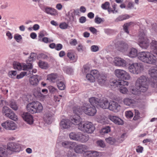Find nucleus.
Here are the masks:
<instances>
[{
    "mask_svg": "<svg viewBox=\"0 0 157 157\" xmlns=\"http://www.w3.org/2000/svg\"><path fill=\"white\" fill-rule=\"evenodd\" d=\"M71 124V122L68 119H64L61 121L60 126L61 128L67 129L70 127Z\"/></svg>",
    "mask_w": 157,
    "mask_h": 157,
    "instance_id": "nucleus-19",
    "label": "nucleus"
},
{
    "mask_svg": "<svg viewBox=\"0 0 157 157\" xmlns=\"http://www.w3.org/2000/svg\"><path fill=\"white\" fill-rule=\"evenodd\" d=\"M91 50L93 52H96L99 50L98 47L96 45H93L91 47Z\"/></svg>",
    "mask_w": 157,
    "mask_h": 157,
    "instance_id": "nucleus-63",
    "label": "nucleus"
},
{
    "mask_svg": "<svg viewBox=\"0 0 157 157\" xmlns=\"http://www.w3.org/2000/svg\"><path fill=\"white\" fill-rule=\"evenodd\" d=\"M10 107L13 109L16 110L18 109V107L15 101H11L10 103Z\"/></svg>",
    "mask_w": 157,
    "mask_h": 157,
    "instance_id": "nucleus-52",
    "label": "nucleus"
},
{
    "mask_svg": "<svg viewBox=\"0 0 157 157\" xmlns=\"http://www.w3.org/2000/svg\"><path fill=\"white\" fill-rule=\"evenodd\" d=\"M138 59L142 62L148 64H152L155 62L156 58L152 54L148 52H142L138 55Z\"/></svg>",
    "mask_w": 157,
    "mask_h": 157,
    "instance_id": "nucleus-2",
    "label": "nucleus"
},
{
    "mask_svg": "<svg viewBox=\"0 0 157 157\" xmlns=\"http://www.w3.org/2000/svg\"><path fill=\"white\" fill-rule=\"evenodd\" d=\"M1 125L6 129L9 130H14L16 128V124L12 121H7L2 123Z\"/></svg>",
    "mask_w": 157,
    "mask_h": 157,
    "instance_id": "nucleus-12",
    "label": "nucleus"
},
{
    "mask_svg": "<svg viewBox=\"0 0 157 157\" xmlns=\"http://www.w3.org/2000/svg\"><path fill=\"white\" fill-rule=\"evenodd\" d=\"M98 80L99 84L101 85L104 84L106 80V76L103 74H100L96 78Z\"/></svg>",
    "mask_w": 157,
    "mask_h": 157,
    "instance_id": "nucleus-27",
    "label": "nucleus"
},
{
    "mask_svg": "<svg viewBox=\"0 0 157 157\" xmlns=\"http://www.w3.org/2000/svg\"><path fill=\"white\" fill-rule=\"evenodd\" d=\"M129 18V16L127 14L121 15L119 16L115 20L116 22H118L124 20L128 19Z\"/></svg>",
    "mask_w": 157,
    "mask_h": 157,
    "instance_id": "nucleus-38",
    "label": "nucleus"
},
{
    "mask_svg": "<svg viewBox=\"0 0 157 157\" xmlns=\"http://www.w3.org/2000/svg\"><path fill=\"white\" fill-rule=\"evenodd\" d=\"M133 22H130L129 23L124 24L123 25V29L124 31L127 33H128L129 32L128 30V28L131 25H133Z\"/></svg>",
    "mask_w": 157,
    "mask_h": 157,
    "instance_id": "nucleus-41",
    "label": "nucleus"
},
{
    "mask_svg": "<svg viewBox=\"0 0 157 157\" xmlns=\"http://www.w3.org/2000/svg\"><path fill=\"white\" fill-rule=\"evenodd\" d=\"M114 73L116 76L119 78L121 79L128 80L130 79L129 74L126 71L121 69H116Z\"/></svg>",
    "mask_w": 157,
    "mask_h": 157,
    "instance_id": "nucleus-9",
    "label": "nucleus"
},
{
    "mask_svg": "<svg viewBox=\"0 0 157 157\" xmlns=\"http://www.w3.org/2000/svg\"><path fill=\"white\" fill-rule=\"evenodd\" d=\"M5 116L14 121H16L17 119V116L11 110H10L9 112L5 114Z\"/></svg>",
    "mask_w": 157,
    "mask_h": 157,
    "instance_id": "nucleus-28",
    "label": "nucleus"
},
{
    "mask_svg": "<svg viewBox=\"0 0 157 157\" xmlns=\"http://www.w3.org/2000/svg\"><path fill=\"white\" fill-rule=\"evenodd\" d=\"M120 91L121 93L125 94L127 93L128 90L124 86H121L120 88Z\"/></svg>",
    "mask_w": 157,
    "mask_h": 157,
    "instance_id": "nucleus-54",
    "label": "nucleus"
},
{
    "mask_svg": "<svg viewBox=\"0 0 157 157\" xmlns=\"http://www.w3.org/2000/svg\"><path fill=\"white\" fill-rule=\"evenodd\" d=\"M136 89L137 90L132 89L131 92L132 94L136 95H138L140 94V92H142L139 90L138 88L136 87Z\"/></svg>",
    "mask_w": 157,
    "mask_h": 157,
    "instance_id": "nucleus-53",
    "label": "nucleus"
},
{
    "mask_svg": "<svg viewBox=\"0 0 157 157\" xmlns=\"http://www.w3.org/2000/svg\"><path fill=\"white\" fill-rule=\"evenodd\" d=\"M139 39L140 40L139 45L143 49H147L149 46V41L145 36L144 33L142 31L140 32L139 34Z\"/></svg>",
    "mask_w": 157,
    "mask_h": 157,
    "instance_id": "nucleus-7",
    "label": "nucleus"
},
{
    "mask_svg": "<svg viewBox=\"0 0 157 157\" xmlns=\"http://www.w3.org/2000/svg\"><path fill=\"white\" fill-rule=\"evenodd\" d=\"M11 109L8 107L6 106H4L2 109V113L3 114H6L8 112V113Z\"/></svg>",
    "mask_w": 157,
    "mask_h": 157,
    "instance_id": "nucleus-56",
    "label": "nucleus"
},
{
    "mask_svg": "<svg viewBox=\"0 0 157 157\" xmlns=\"http://www.w3.org/2000/svg\"><path fill=\"white\" fill-rule=\"evenodd\" d=\"M99 155V152L97 151H90L86 153V157H97Z\"/></svg>",
    "mask_w": 157,
    "mask_h": 157,
    "instance_id": "nucleus-34",
    "label": "nucleus"
},
{
    "mask_svg": "<svg viewBox=\"0 0 157 157\" xmlns=\"http://www.w3.org/2000/svg\"><path fill=\"white\" fill-rule=\"evenodd\" d=\"M125 115L127 117L131 118L133 117V114L131 111H127L125 112Z\"/></svg>",
    "mask_w": 157,
    "mask_h": 157,
    "instance_id": "nucleus-60",
    "label": "nucleus"
},
{
    "mask_svg": "<svg viewBox=\"0 0 157 157\" xmlns=\"http://www.w3.org/2000/svg\"><path fill=\"white\" fill-rule=\"evenodd\" d=\"M44 121L48 124H50L53 121L52 115L50 113H47L45 114L44 117Z\"/></svg>",
    "mask_w": 157,
    "mask_h": 157,
    "instance_id": "nucleus-26",
    "label": "nucleus"
},
{
    "mask_svg": "<svg viewBox=\"0 0 157 157\" xmlns=\"http://www.w3.org/2000/svg\"><path fill=\"white\" fill-rule=\"evenodd\" d=\"M25 65H27V63L26 64L24 63L21 65V63L17 62H14L13 63V68L14 69H17L18 70H24V66Z\"/></svg>",
    "mask_w": 157,
    "mask_h": 157,
    "instance_id": "nucleus-31",
    "label": "nucleus"
},
{
    "mask_svg": "<svg viewBox=\"0 0 157 157\" xmlns=\"http://www.w3.org/2000/svg\"><path fill=\"white\" fill-rule=\"evenodd\" d=\"M21 117L25 121L29 124H32L33 122V116L27 112H24L21 114Z\"/></svg>",
    "mask_w": 157,
    "mask_h": 157,
    "instance_id": "nucleus-14",
    "label": "nucleus"
},
{
    "mask_svg": "<svg viewBox=\"0 0 157 157\" xmlns=\"http://www.w3.org/2000/svg\"><path fill=\"white\" fill-rule=\"evenodd\" d=\"M34 95L36 97H41L43 96V95L41 94L40 91V88H37L34 90Z\"/></svg>",
    "mask_w": 157,
    "mask_h": 157,
    "instance_id": "nucleus-40",
    "label": "nucleus"
},
{
    "mask_svg": "<svg viewBox=\"0 0 157 157\" xmlns=\"http://www.w3.org/2000/svg\"><path fill=\"white\" fill-rule=\"evenodd\" d=\"M57 86L60 90H64L65 88V85L62 81L57 82Z\"/></svg>",
    "mask_w": 157,
    "mask_h": 157,
    "instance_id": "nucleus-45",
    "label": "nucleus"
},
{
    "mask_svg": "<svg viewBox=\"0 0 157 157\" xmlns=\"http://www.w3.org/2000/svg\"><path fill=\"white\" fill-rule=\"evenodd\" d=\"M109 104L108 100L105 98L100 100L99 106L103 109H108Z\"/></svg>",
    "mask_w": 157,
    "mask_h": 157,
    "instance_id": "nucleus-22",
    "label": "nucleus"
},
{
    "mask_svg": "<svg viewBox=\"0 0 157 157\" xmlns=\"http://www.w3.org/2000/svg\"><path fill=\"white\" fill-rule=\"evenodd\" d=\"M135 116L133 118L134 120H137L139 119V113L137 110H135Z\"/></svg>",
    "mask_w": 157,
    "mask_h": 157,
    "instance_id": "nucleus-58",
    "label": "nucleus"
},
{
    "mask_svg": "<svg viewBox=\"0 0 157 157\" xmlns=\"http://www.w3.org/2000/svg\"><path fill=\"white\" fill-rule=\"evenodd\" d=\"M75 145V143L70 141H64L62 143V145L63 147L70 149L73 148Z\"/></svg>",
    "mask_w": 157,
    "mask_h": 157,
    "instance_id": "nucleus-25",
    "label": "nucleus"
},
{
    "mask_svg": "<svg viewBox=\"0 0 157 157\" xmlns=\"http://www.w3.org/2000/svg\"><path fill=\"white\" fill-rule=\"evenodd\" d=\"M101 100L98 98L92 97L89 98V101L92 106H97L99 105Z\"/></svg>",
    "mask_w": 157,
    "mask_h": 157,
    "instance_id": "nucleus-24",
    "label": "nucleus"
},
{
    "mask_svg": "<svg viewBox=\"0 0 157 157\" xmlns=\"http://www.w3.org/2000/svg\"><path fill=\"white\" fill-rule=\"evenodd\" d=\"M90 71L89 67L88 66H84L83 69L82 70L83 73H86Z\"/></svg>",
    "mask_w": 157,
    "mask_h": 157,
    "instance_id": "nucleus-62",
    "label": "nucleus"
},
{
    "mask_svg": "<svg viewBox=\"0 0 157 157\" xmlns=\"http://www.w3.org/2000/svg\"><path fill=\"white\" fill-rule=\"evenodd\" d=\"M110 131V127L106 126L102 128L100 131V133L103 134L107 133Z\"/></svg>",
    "mask_w": 157,
    "mask_h": 157,
    "instance_id": "nucleus-44",
    "label": "nucleus"
},
{
    "mask_svg": "<svg viewBox=\"0 0 157 157\" xmlns=\"http://www.w3.org/2000/svg\"><path fill=\"white\" fill-rule=\"evenodd\" d=\"M151 48L154 53L157 55V41L152 40L151 43Z\"/></svg>",
    "mask_w": 157,
    "mask_h": 157,
    "instance_id": "nucleus-35",
    "label": "nucleus"
},
{
    "mask_svg": "<svg viewBox=\"0 0 157 157\" xmlns=\"http://www.w3.org/2000/svg\"><path fill=\"white\" fill-rule=\"evenodd\" d=\"M68 157H74L76 156L75 154L73 151H68L67 153Z\"/></svg>",
    "mask_w": 157,
    "mask_h": 157,
    "instance_id": "nucleus-57",
    "label": "nucleus"
},
{
    "mask_svg": "<svg viewBox=\"0 0 157 157\" xmlns=\"http://www.w3.org/2000/svg\"><path fill=\"white\" fill-rule=\"evenodd\" d=\"M27 73H28L27 72H22L20 74L17 75L16 78L17 79L22 78L25 76L27 75Z\"/></svg>",
    "mask_w": 157,
    "mask_h": 157,
    "instance_id": "nucleus-51",
    "label": "nucleus"
},
{
    "mask_svg": "<svg viewBox=\"0 0 157 157\" xmlns=\"http://www.w3.org/2000/svg\"><path fill=\"white\" fill-rule=\"evenodd\" d=\"M90 74L94 77L95 79L99 76V75L100 74L98 71L95 70H91L90 72Z\"/></svg>",
    "mask_w": 157,
    "mask_h": 157,
    "instance_id": "nucleus-49",
    "label": "nucleus"
},
{
    "mask_svg": "<svg viewBox=\"0 0 157 157\" xmlns=\"http://www.w3.org/2000/svg\"><path fill=\"white\" fill-rule=\"evenodd\" d=\"M149 79L145 75H142L137 79L136 86L139 90L143 93L146 92L149 87Z\"/></svg>",
    "mask_w": 157,
    "mask_h": 157,
    "instance_id": "nucleus-1",
    "label": "nucleus"
},
{
    "mask_svg": "<svg viewBox=\"0 0 157 157\" xmlns=\"http://www.w3.org/2000/svg\"><path fill=\"white\" fill-rule=\"evenodd\" d=\"M3 149H5L7 151V155H7V150H9L15 152H18L20 150L21 148L20 145L18 143H10L7 144V149L3 148Z\"/></svg>",
    "mask_w": 157,
    "mask_h": 157,
    "instance_id": "nucleus-10",
    "label": "nucleus"
},
{
    "mask_svg": "<svg viewBox=\"0 0 157 157\" xmlns=\"http://www.w3.org/2000/svg\"><path fill=\"white\" fill-rule=\"evenodd\" d=\"M144 69L141 63H135L130 65L128 67L129 71L134 74H138L142 72Z\"/></svg>",
    "mask_w": 157,
    "mask_h": 157,
    "instance_id": "nucleus-6",
    "label": "nucleus"
},
{
    "mask_svg": "<svg viewBox=\"0 0 157 157\" xmlns=\"http://www.w3.org/2000/svg\"><path fill=\"white\" fill-rule=\"evenodd\" d=\"M80 132H71L69 134V137L71 139L78 141Z\"/></svg>",
    "mask_w": 157,
    "mask_h": 157,
    "instance_id": "nucleus-36",
    "label": "nucleus"
},
{
    "mask_svg": "<svg viewBox=\"0 0 157 157\" xmlns=\"http://www.w3.org/2000/svg\"><path fill=\"white\" fill-rule=\"evenodd\" d=\"M128 47V45L127 42L121 41L119 44L118 48L119 51L123 52L127 51Z\"/></svg>",
    "mask_w": 157,
    "mask_h": 157,
    "instance_id": "nucleus-20",
    "label": "nucleus"
},
{
    "mask_svg": "<svg viewBox=\"0 0 157 157\" xmlns=\"http://www.w3.org/2000/svg\"><path fill=\"white\" fill-rule=\"evenodd\" d=\"M74 147L75 151L77 153H82L83 152H85V151L88 148L87 146L81 144L78 145L76 144Z\"/></svg>",
    "mask_w": 157,
    "mask_h": 157,
    "instance_id": "nucleus-15",
    "label": "nucleus"
},
{
    "mask_svg": "<svg viewBox=\"0 0 157 157\" xmlns=\"http://www.w3.org/2000/svg\"><path fill=\"white\" fill-rule=\"evenodd\" d=\"M78 141L82 143H85L89 139V136L87 134H82L80 132Z\"/></svg>",
    "mask_w": 157,
    "mask_h": 157,
    "instance_id": "nucleus-23",
    "label": "nucleus"
},
{
    "mask_svg": "<svg viewBox=\"0 0 157 157\" xmlns=\"http://www.w3.org/2000/svg\"><path fill=\"white\" fill-rule=\"evenodd\" d=\"M114 63L115 65L117 66L124 67L127 65L125 60L119 57H116L115 58Z\"/></svg>",
    "mask_w": 157,
    "mask_h": 157,
    "instance_id": "nucleus-16",
    "label": "nucleus"
},
{
    "mask_svg": "<svg viewBox=\"0 0 157 157\" xmlns=\"http://www.w3.org/2000/svg\"><path fill=\"white\" fill-rule=\"evenodd\" d=\"M102 21V19L98 17H96L94 19L95 22L98 24H100Z\"/></svg>",
    "mask_w": 157,
    "mask_h": 157,
    "instance_id": "nucleus-64",
    "label": "nucleus"
},
{
    "mask_svg": "<svg viewBox=\"0 0 157 157\" xmlns=\"http://www.w3.org/2000/svg\"><path fill=\"white\" fill-rule=\"evenodd\" d=\"M128 83L127 81H124V80L116 81L114 80L111 83V85L115 86L118 87V86H124L125 85L128 86Z\"/></svg>",
    "mask_w": 157,
    "mask_h": 157,
    "instance_id": "nucleus-18",
    "label": "nucleus"
},
{
    "mask_svg": "<svg viewBox=\"0 0 157 157\" xmlns=\"http://www.w3.org/2000/svg\"><path fill=\"white\" fill-rule=\"evenodd\" d=\"M86 77L87 80L90 82H93L94 81L95 79L90 73L87 74L86 75Z\"/></svg>",
    "mask_w": 157,
    "mask_h": 157,
    "instance_id": "nucleus-46",
    "label": "nucleus"
},
{
    "mask_svg": "<svg viewBox=\"0 0 157 157\" xmlns=\"http://www.w3.org/2000/svg\"><path fill=\"white\" fill-rule=\"evenodd\" d=\"M83 107H80L79 106H75L73 108L74 113L76 114L75 115H78L79 116L81 114L82 111H83L82 108Z\"/></svg>",
    "mask_w": 157,
    "mask_h": 157,
    "instance_id": "nucleus-33",
    "label": "nucleus"
},
{
    "mask_svg": "<svg viewBox=\"0 0 157 157\" xmlns=\"http://www.w3.org/2000/svg\"><path fill=\"white\" fill-rule=\"evenodd\" d=\"M72 123L75 125H78L80 123H82L81 122V119L79 116L78 115H74L73 118L71 119Z\"/></svg>",
    "mask_w": 157,
    "mask_h": 157,
    "instance_id": "nucleus-30",
    "label": "nucleus"
},
{
    "mask_svg": "<svg viewBox=\"0 0 157 157\" xmlns=\"http://www.w3.org/2000/svg\"><path fill=\"white\" fill-rule=\"evenodd\" d=\"M109 3L108 2H106L102 4L101 7L104 10H108V12L109 11Z\"/></svg>",
    "mask_w": 157,
    "mask_h": 157,
    "instance_id": "nucleus-48",
    "label": "nucleus"
},
{
    "mask_svg": "<svg viewBox=\"0 0 157 157\" xmlns=\"http://www.w3.org/2000/svg\"><path fill=\"white\" fill-rule=\"evenodd\" d=\"M78 128L82 131L88 133H93L95 129L93 125L91 122H89L80 123Z\"/></svg>",
    "mask_w": 157,
    "mask_h": 157,
    "instance_id": "nucleus-5",
    "label": "nucleus"
},
{
    "mask_svg": "<svg viewBox=\"0 0 157 157\" xmlns=\"http://www.w3.org/2000/svg\"><path fill=\"white\" fill-rule=\"evenodd\" d=\"M148 72L149 74L153 79L151 83V86L157 89V67L150 69Z\"/></svg>",
    "mask_w": 157,
    "mask_h": 157,
    "instance_id": "nucleus-8",
    "label": "nucleus"
},
{
    "mask_svg": "<svg viewBox=\"0 0 157 157\" xmlns=\"http://www.w3.org/2000/svg\"><path fill=\"white\" fill-rule=\"evenodd\" d=\"M109 119L116 124L122 125L124 124L123 121L117 116H110L109 117Z\"/></svg>",
    "mask_w": 157,
    "mask_h": 157,
    "instance_id": "nucleus-17",
    "label": "nucleus"
},
{
    "mask_svg": "<svg viewBox=\"0 0 157 157\" xmlns=\"http://www.w3.org/2000/svg\"><path fill=\"white\" fill-rule=\"evenodd\" d=\"M106 142L111 145L113 144L116 142V140L113 137H109L105 139Z\"/></svg>",
    "mask_w": 157,
    "mask_h": 157,
    "instance_id": "nucleus-43",
    "label": "nucleus"
},
{
    "mask_svg": "<svg viewBox=\"0 0 157 157\" xmlns=\"http://www.w3.org/2000/svg\"><path fill=\"white\" fill-rule=\"evenodd\" d=\"M120 105L117 102L113 101L110 102L108 109L115 112H117L120 109Z\"/></svg>",
    "mask_w": 157,
    "mask_h": 157,
    "instance_id": "nucleus-13",
    "label": "nucleus"
},
{
    "mask_svg": "<svg viewBox=\"0 0 157 157\" xmlns=\"http://www.w3.org/2000/svg\"><path fill=\"white\" fill-rule=\"evenodd\" d=\"M6 150L0 147V157H6Z\"/></svg>",
    "mask_w": 157,
    "mask_h": 157,
    "instance_id": "nucleus-47",
    "label": "nucleus"
},
{
    "mask_svg": "<svg viewBox=\"0 0 157 157\" xmlns=\"http://www.w3.org/2000/svg\"><path fill=\"white\" fill-rule=\"evenodd\" d=\"M44 11L48 14L52 15L55 16L57 14V12L55 9L50 7H47L45 8Z\"/></svg>",
    "mask_w": 157,
    "mask_h": 157,
    "instance_id": "nucleus-29",
    "label": "nucleus"
},
{
    "mask_svg": "<svg viewBox=\"0 0 157 157\" xmlns=\"http://www.w3.org/2000/svg\"><path fill=\"white\" fill-rule=\"evenodd\" d=\"M59 27L63 29H66L67 28L68 25L66 23H62L59 25Z\"/></svg>",
    "mask_w": 157,
    "mask_h": 157,
    "instance_id": "nucleus-59",
    "label": "nucleus"
},
{
    "mask_svg": "<svg viewBox=\"0 0 157 157\" xmlns=\"http://www.w3.org/2000/svg\"><path fill=\"white\" fill-rule=\"evenodd\" d=\"M39 81L38 76L36 75L31 76L29 78V81L30 84L33 86H37Z\"/></svg>",
    "mask_w": 157,
    "mask_h": 157,
    "instance_id": "nucleus-21",
    "label": "nucleus"
},
{
    "mask_svg": "<svg viewBox=\"0 0 157 157\" xmlns=\"http://www.w3.org/2000/svg\"><path fill=\"white\" fill-rule=\"evenodd\" d=\"M137 50L134 48H132L130 50L128 56L130 57L134 58L137 56Z\"/></svg>",
    "mask_w": 157,
    "mask_h": 157,
    "instance_id": "nucleus-37",
    "label": "nucleus"
},
{
    "mask_svg": "<svg viewBox=\"0 0 157 157\" xmlns=\"http://www.w3.org/2000/svg\"><path fill=\"white\" fill-rule=\"evenodd\" d=\"M36 54L34 53H32L29 57L28 58L27 60H26V62L27 65H25L24 66V71H27L28 73V75L33 74V73L36 72V70H33V66L32 65V61L35 59L36 58Z\"/></svg>",
    "mask_w": 157,
    "mask_h": 157,
    "instance_id": "nucleus-4",
    "label": "nucleus"
},
{
    "mask_svg": "<svg viewBox=\"0 0 157 157\" xmlns=\"http://www.w3.org/2000/svg\"><path fill=\"white\" fill-rule=\"evenodd\" d=\"M123 102L125 105L129 106L131 104L134 103L135 101L132 99L127 98L124 99Z\"/></svg>",
    "mask_w": 157,
    "mask_h": 157,
    "instance_id": "nucleus-39",
    "label": "nucleus"
},
{
    "mask_svg": "<svg viewBox=\"0 0 157 157\" xmlns=\"http://www.w3.org/2000/svg\"><path fill=\"white\" fill-rule=\"evenodd\" d=\"M57 77L58 76L57 74L52 73L48 75L47 79L50 82H54L56 81V79Z\"/></svg>",
    "mask_w": 157,
    "mask_h": 157,
    "instance_id": "nucleus-32",
    "label": "nucleus"
},
{
    "mask_svg": "<svg viewBox=\"0 0 157 157\" xmlns=\"http://www.w3.org/2000/svg\"><path fill=\"white\" fill-rule=\"evenodd\" d=\"M97 144L98 145L102 147H104L105 146L104 142L101 140L98 141H97Z\"/></svg>",
    "mask_w": 157,
    "mask_h": 157,
    "instance_id": "nucleus-61",
    "label": "nucleus"
},
{
    "mask_svg": "<svg viewBox=\"0 0 157 157\" xmlns=\"http://www.w3.org/2000/svg\"><path fill=\"white\" fill-rule=\"evenodd\" d=\"M26 108L28 112L32 114L40 113L43 109L41 104L38 101H33L29 103L26 106Z\"/></svg>",
    "mask_w": 157,
    "mask_h": 157,
    "instance_id": "nucleus-3",
    "label": "nucleus"
},
{
    "mask_svg": "<svg viewBox=\"0 0 157 157\" xmlns=\"http://www.w3.org/2000/svg\"><path fill=\"white\" fill-rule=\"evenodd\" d=\"M38 65L40 68L45 69H46L48 67L47 63L40 60L39 62Z\"/></svg>",
    "mask_w": 157,
    "mask_h": 157,
    "instance_id": "nucleus-42",
    "label": "nucleus"
},
{
    "mask_svg": "<svg viewBox=\"0 0 157 157\" xmlns=\"http://www.w3.org/2000/svg\"><path fill=\"white\" fill-rule=\"evenodd\" d=\"M17 71H9L8 75L9 77L13 78L17 75Z\"/></svg>",
    "mask_w": 157,
    "mask_h": 157,
    "instance_id": "nucleus-55",
    "label": "nucleus"
},
{
    "mask_svg": "<svg viewBox=\"0 0 157 157\" xmlns=\"http://www.w3.org/2000/svg\"><path fill=\"white\" fill-rule=\"evenodd\" d=\"M83 111L86 114L90 116H94L96 113L97 110L95 106H88L83 107Z\"/></svg>",
    "mask_w": 157,
    "mask_h": 157,
    "instance_id": "nucleus-11",
    "label": "nucleus"
},
{
    "mask_svg": "<svg viewBox=\"0 0 157 157\" xmlns=\"http://www.w3.org/2000/svg\"><path fill=\"white\" fill-rule=\"evenodd\" d=\"M67 56L71 60H75V54L73 52L69 51L67 54Z\"/></svg>",
    "mask_w": 157,
    "mask_h": 157,
    "instance_id": "nucleus-50",
    "label": "nucleus"
}]
</instances>
